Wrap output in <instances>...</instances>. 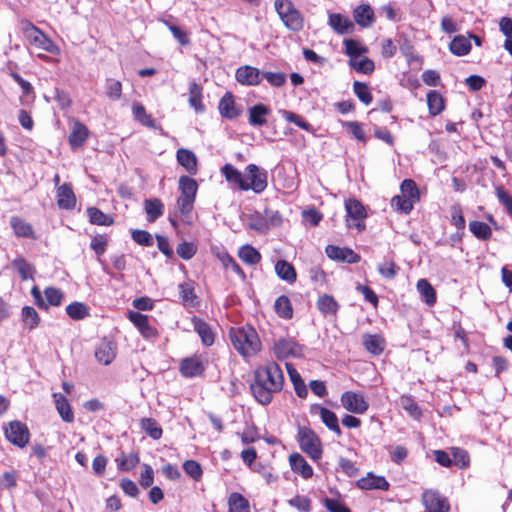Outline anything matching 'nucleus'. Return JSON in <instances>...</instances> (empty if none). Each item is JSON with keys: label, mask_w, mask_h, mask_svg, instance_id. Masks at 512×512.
Instances as JSON below:
<instances>
[{"label": "nucleus", "mask_w": 512, "mask_h": 512, "mask_svg": "<svg viewBox=\"0 0 512 512\" xmlns=\"http://www.w3.org/2000/svg\"><path fill=\"white\" fill-rule=\"evenodd\" d=\"M495 193L499 202L504 205L508 215L512 217V195L501 185L495 188Z\"/></svg>", "instance_id": "64"}, {"label": "nucleus", "mask_w": 512, "mask_h": 512, "mask_svg": "<svg viewBox=\"0 0 512 512\" xmlns=\"http://www.w3.org/2000/svg\"><path fill=\"white\" fill-rule=\"evenodd\" d=\"M86 214L89 218V222L93 225L98 226H111L114 224V217L110 214L104 213L97 207H88L86 209Z\"/></svg>", "instance_id": "33"}, {"label": "nucleus", "mask_w": 512, "mask_h": 512, "mask_svg": "<svg viewBox=\"0 0 512 512\" xmlns=\"http://www.w3.org/2000/svg\"><path fill=\"white\" fill-rule=\"evenodd\" d=\"M140 427L148 436L154 440H159L162 437L163 430L154 418H142L140 420Z\"/></svg>", "instance_id": "48"}, {"label": "nucleus", "mask_w": 512, "mask_h": 512, "mask_svg": "<svg viewBox=\"0 0 512 512\" xmlns=\"http://www.w3.org/2000/svg\"><path fill=\"white\" fill-rule=\"evenodd\" d=\"M162 22L167 26L173 37L178 41L180 45L188 46L190 44V34L187 31L183 30L181 27L175 24L170 23L167 20H163Z\"/></svg>", "instance_id": "55"}, {"label": "nucleus", "mask_w": 512, "mask_h": 512, "mask_svg": "<svg viewBox=\"0 0 512 512\" xmlns=\"http://www.w3.org/2000/svg\"><path fill=\"white\" fill-rule=\"evenodd\" d=\"M183 470L194 481H200L203 475V470L199 462L196 460H186L183 463Z\"/></svg>", "instance_id": "60"}, {"label": "nucleus", "mask_w": 512, "mask_h": 512, "mask_svg": "<svg viewBox=\"0 0 512 512\" xmlns=\"http://www.w3.org/2000/svg\"><path fill=\"white\" fill-rule=\"evenodd\" d=\"M349 64L352 68H354L357 72L363 73L366 75H370L375 70V64L373 60L368 57H364L362 59H350Z\"/></svg>", "instance_id": "54"}, {"label": "nucleus", "mask_w": 512, "mask_h": 512, "mask_svg": "<svg viewBox=\"0 0 512 512\" xmlns=\"http://www.w3.org/2000/svg\"><path fill=\"white\" fill-rule=\"evenodd\" d=\"M271 114V109L260 103L249 108L248 121L251 126L261 127L267 124V117Z\"/></svg>", "instance_id": "29"}, {"label": "nucleus", "mask_w": 512, "mask_h": 512, "mask_svg": "<svg viewBox=\"0 0 512 512\" xmlns=\"http://www.w3.org/2000/svg\"><path fill=\"white\" fill-rule=\"evenodd\" d=\"M117 355V344L110 339L103 338L95 349L96 360L103 365L111 364Z\"/></svg>", "instance_id": "16"}, {"label": "nucleus", "mask_w": 512, "mask_h": 512, "mask_svg": "<svg viewBox=\"0 0 512 512\" xmlns=\"http://www.w3.org/2000/svg\"><path fill=\"white\" fill-rule=\"evenodd\" d=\"M225 180L241 191L252 190L256 194L262 193L268 185V173L256 164H249L244 174L230 163L220 169Z\"/></svg>", "instance_id": "2"}, {"label": "nucleus", "mask_w": 512, "mask_h": 512, "mask_svg": "<svg viewBox=\"0 0 512 512\" xmlns=\"http://www.w3.org/2000/svg\"><path fill=\"white\" fill-rule=\"evenodd\" d=\"M274 9L287 29L293 32L303 30L304 16L295 7L292 0H274Z\"/></svg>", "instance_id": "5"}, {"label": "nucleus", "mask_w": 512, "mask_h": 512, "mask_svg": "<svg viewBox=\"0 0 512 512\" xmlns=\"http://www.w3.org/2000/svg\"><path fill=\"white\" fill-rule=\"evenodd\" d=\"M109 242L110 236L108 234H96L91 239L90 248L94 251L96 256L100 258L106 252Z\"/></svg>", "instance_id": "52"}, {"label": "nucleus", "mask_w": 512, "mask_h": 512, "mask_svg": "<svg viewBox=\"0 0 512 512\" xmlns=\"http://www.w3.org/2000/svg\"><path fill=\"white\" fill-rule=\"evenodd\" d=\"M330 27L340 35L350 34L354 31L355 25L352 20L341 13H330L328 17Z\"/></svg>", "instance_id": "19"}, {"label": "nucleus", "mask_w": 512, "mask_h": 512, "mask_svg": "<svg viewBox=\"0 0 512 512\" xmlns=\"http://www.w3.org/2000/svg\"><path fill=\"white\" fill-rule=\"evenodd\" d=\"M202 87L196 82L189 85V104L194 108L196 113H203L205 106L202 102Z\"/></svg>", "instance_id": "44"}, {"label": "nucleus", "mask_w": 512, "mask_h": 512, "mask_svg": "<svg viewBox=\"0 0 512 512\" xmlns=\"http://www.w3.org/2000/svg\"><path fill=\"white\" fill-rule=\"evenodd\" d=\"M363 345L369 353L380 355L385 348V339L379 334H366L363 337Z\"/></svg>", "instance_id": "36"}, {"label": "nucleus", "mask_w": 512, "mask_h": 512, "mask_svg": "<svg viewBox=\"0 0 512 512\" xmlns=\"http://www.w3.org/2000/svg\"><path fill=\"white\" fill-rule=\"evenodd\" d=\"M56 198L60 209L71 210L76 206V196L70 183H63L57 188Z\"/></svg>", "instance_id": "21"}, {"label": "nucleus", "mask_w": 512, "mask_h": 512, "mask_svg": "<svg viewBox=\"0 0 512 512\" xmlns=\"http://www.w3.org/2000/svg\"><path fill=\"white\" fill-rule=\"evenodd\" d=\"M106 96L111 100H119L122 96V83L119 80L106 79Z\"/></svg>", "instance_id": "63"}, {"label": "nucleus", "mask_w": 512, "mask_h": 512, "mask_svg": "<svg viewBox=\"0 0 512 512\" xmlns=\"http://www.w3.org/2000/svg\"><path fill=\"white\" fill-rule=\"evenodd\" d=\"M218 110L223 118L233 120L239 117L242 113L241 108H238L235 102V97L232 92L227 91L220 99Z\"/></svg>", "instance_id": "17"}, {"label": "nucleus", "mask_w": 512, "mask_h": 512, "mask_svg": "<svg viewBox=\"0 0 512 512\" xmlns=\"http://www.w3.org/2000/svg\"><path fill=\"white\" fill-rule=\"evenodd\" d=\"M144 210L149 223L155 222L164 213V203L159 198L145 199Z\"/></svg>", "instance_id": "31"}, {"label": "nucleus", "mask_w": 512, "mask_h": 512, "mask_svg": "<svg viewBox=\"0 0 512 512\" xmlns=\"http://www.w3.org/2000/svg\"><path fill=\"white\" fill-rule=\"evenodd\" d=\"M4 434L11 444L19 448L26 447L31 437L28 426L19 420L10 421L4 427Z\"/></svg>", "instance_id": "9"}, {"label": "nucleus", "mask_w": 512, "mask_h": 512, "mask_svg": "<svg viewBox=\"0 0 512 512\" xmlns=\"http://www.w3.org/2000/svg\"><path fill=\"white\" fill-rule=\"evenodd\" d=\"M288 374L290 376V380L293 384L295 393L299 398H306L308 395V390L305 382L303 381L301 375L298 371L293 368L291 365L287 364Z\"/></svg>", "instance_id": "47"}, {"label": "nucleus", "mask_w": 512, "mask_h": 512, "mask_svg": "<svg viewBox=\"0 0 512 512\" xmlns=\"http://www.w3.org/2000/svg\"><path fill=\"white\" fill-rule=\"evenodd\" d=\"M53 399L55 408L61 419L66 423H73L75 416L68 399L61 393H54Z\"/></svg>", "instance_id": "30"}, {"label": "nucleus", "mask_w": 512, "mask_h": 512, "mask_svg": "<svg viewBox=\"0 0 512 512\" xmlns=\"http://www.w3.org/2000/svg\"><path fill=\"white\" fill-rule=\"evenodd\" d=\"M316 307L323 317L336 318L340 309V304L334 296L330 294H321L316 300Z\"/></svg>", "instance_id": "18"}, {"label": "nucleus", "mask_w": 512, "mask_h": 512, "mask_svg": "<svg viewBox=\"0 0 512 512\" xmlns=\"http://www.w3.org/2000/svg\"><path fill=\"white\" fill-rule=\"evenodd\" d=\"M22 319L29 329L36 328L40 323V317L37 311L31 306H24L22 308Z\"/></svg>", "instance_id": "61"}, {"label": "nucleus", "mask_w": 512, "mask_h": 512, "mask_svg": "<svg viewBox=\"0 0 512 512\" xmlns=\"http://www.w3.org/2000/svg\"><path fill=\"white\" fill-rule=\"evenodd\" d=\"M284 383L285 378L280 366L275 361H269L254 370L250 390L258 403L268 405L274 395L283 389Z\"/></svg>", "instance_id": "1"}, {"label": "nucleus", "mask_w": 512, "mask_h": 512, "mask_svg": "<svg viewBox=\"0 0 512 512\" xmlns=\"http://www.w3.org/2000/svg\"><path fill=\"white\" fill-rule=\"evenodd\" d=\"M191 321L193 328L201 338L203 345L207 347L212 346L215 341V334L213 333L211 326L206 321L197 316H194Z\"/></svg>", "instance_id": "27"}, {"label": "nucleus", "mask_w": 512, "mask_h": 512, "mask_svg": "<svg viewBox=\"0 0 512 512\" xmlns=\"http://www.w3.org/2000/svg\"><path fill=\"white\" fill-rule=\"evenodd\" d=\"M427 105L431 116H437L445 109V100L438 91L427 93Z\"/></svg>", "instance_id": "43"}, {"label": "nucleus", "mask_w": 512, "mask_h": 512, "mask_svg": "<svg viewBox=\"0 0 512 512\" xmlns=\"http://www.w3.org/2000/svg\"><path fill=\"white\" fill-rule=\"evenodd\" d=\"M206 361L200 354H194L183 358L179 363V372L184 378H195L204 375Z\"/></svg>", "instance_id": "11"}, {"label": "nucleus", "mask_w": 512, "mask_h": 512, "mask_svg": "<svg viewBox=\"0 0 512 512\" xmlns=\"http://www.w3.org/2000/svg\"><path fill=\"white\" fill-rule=\"evenodd\" d=\"M216 257L220 261V263L222 264V267L225 270L231 269L242 280L246 279V274H245L244 270L240 267V265L234 260V258L227 251L217 252Z\"/></svg>", "instance_id": "39"}, {"label": "nucleus", "mask_w": 512, "mask_h": 512, "mask_svg": "<svg viewBox=\"0 0 512 512\" xmlns=\"http://www.w3.org/2000/svg\"><path fill=\"white\" fill-rule=\"evenodd\" d=\"M179 190L180 195L177 198V207L182 215H188L194 207L198 184L189 176H181L179 178Z\"/></svg>", "instance_id": "8"}, {"label": "nucleus", "mask_w": 512, "mask_h": 512, "mask_svg": "<svg viewBox=\"0 0 512 512\" xmlns=\"http://www.w3.org/2000/svg\"><path fill=\"white\" fill-rule=\"evenodd\" d=\"M289 464L294 473L301 475L304 479H310L313 476V468L306 459L298 452L289 455Z\"/></svg>", "instance_id": "25"}, {"label": "nucleus", "mask_w": 512, "mask_h": 512, "mask_svg": "<svg viewBox=\"0 0 512 512\" xmlns=\"http://www.w3.org/2000/svg\"><path fill=\"white\" fill-rule=\"evenodd\" d=\"M275 273L280 279L286 281L288 284H293L297 280L296 269L286 260H278L275 263Z\"/></svg>", "instance_id": "32"}, {"label": "nucleus", "mask_w": 512, "mask_h": 512, "mask_svg": "<svg viewBox=\"0 0 512 512\" xmlns=\"http://www.w3.org/2000/svg\"><path fill=\"white\" fill-rule=\"evenodd\" d=\"M414 204L415 203L402 195H395L391 199L392 208H394L395 211L404 214H409L413 210Z\"/></svg>", "instance_id": "59"}, {"label": "nucleus", "mask_w": 512, "mask_h": 512, "mask_svg": "<svg viewBox=\"0 0 512 512\" xmlns=\"http://www.w3.org/2000/svg\"><path fill=\"white\" fill-rule=\"evenodd\" d=\"M10 226L14 234L19 238H28L32 240H36L38 238L32 224L20 216H12L10 218Z\"/></svg>", "instance_id": "23"}, {"label": "nucleus", "mask_w": 512, "mask_h": 512, "mask_svg": "<svg viewBox=\"0 0 512 512\" xmlns=\"http://www.w3.org/2000/svg\"><path fill=\"white\" fill-rule=\"evenodd\" d=\"M325 253L331 260L348 264H356L361 260V256L349 247L327 245Z\"/></svg>", "instance_id": "13"}, {"label": "nucleus", "mask_w": 512, "mask_h": 512, "mask_svg": "<svg viewBox=\"0 0 512 512\" xmlns=\"http://www.w3.org/2000/svg\"><path fill=\"white\" fill-rule=\"evenodd\" d=\"M12 267L19 273L22 281L33 279L35 267L30 264L24 257L17 256L12 262Z\"/></svg>", "instance_id": "37"}, {"label": "nucleus", "mask_w": 512, "mask_h": 512, "mask_svg": "<svg viewBox=\"0 0 512 512\" xmlns=\"http://www.w3.org/2000/svg\"><path fill=\"white\" fill-rule=\"evenodd\" d=\"M281 114H282V117L290 122V123H294L296 126H298L299 128L307 131V132H313L314 129L312 127V125L310 123H308L302 116H300L299 114H296L294 112H291V111H287V110H283L281 111Z\"/></svg>", "instance_id": "58"}, {"label": "nucleus", "mask_w": 512, "mask_h": 512, "mask_svg": "<svg viewBox=\"0 0 512 512\" xmlns=\"http://www.w3.org/2000/svg\"><path fill=\"white\" fill-rule=\"evenodd\" d=\"M115 462L119 471L129 472L138 466L140 457L138 452H131L129 454L122 452L116 457Z\"/></svg>", "instance_id": "34"}, {"label": "nucleus", "mask_w": 512, "mask_h": 512, "mask_svg": "<svg viewBox=\"0 0 512 512\" xmlns=\"http://www.w3.org/2000/svg\"><path fill=\"white\" fill-rule=\"evenodd\" d=\"M312 412H318L322 422L325 424V426L334 432L338 437L342 435L341 428L339 426L338 417L337 415L330 409L317 405L312 407Z\"/></svg>", "instance_id": "24"}, {"label": "nucleus", "mask_w": 512, "mask_h": 512, "mask_svg": "<svg viewBox=\"0 0 512 512\" xmlns=\"http://www.w3.org/2000/svg\"><path fill=\"white\" fill-rule=\"evenodd\" d=\"M20 29L29 44L53 55H59L60 47L30 20L20 21Z\"/></svg>", "instance_id": "4"}, {"label": "nucleus", "mask_w": 512, "mask_h": 512, "mask_svg": "<svg viewBox=\"0 0 512 512\" xmlns=\"http://www.w3.org/2000/svg\"><path fill=\"white\" fill-rule=\"evenodd\" d=\"M340 401L345 410L354 414H364L369 408L364 396L353 391L342 393Z\"/></svg>", "instance_id": "12"}, {"label": "nucleus", "mask_w": 512, "mask_h": 512, "mask_svg": "<svg viewBox=\"0 0 512 512\" xmlns=\"http://www.w3.org/2000/svg\"><path fill=\"white\" fill-rule=\"evenodd\" d=\"M357 487L362 490L379 489L388 491L390 488L389 482L383 476H376L373 473H368L366 477H362L357 481Z\"/></svg>", "instance_id": "26"}, {"label": "nucleus", "mask_w": 512, "mask_h": 512, "mask_svg": "<svg viewBox=\"0 0 512 512\" xmlns=\"http://www.w3.org/2000/svg\"><path fill=\"white\" fill-rule=\"evenodd\" d=\"M238 257L248 265L258 264L262 258L260 252L249 244H245L239 248Z\"/></svg>", "instance_id": "46"}, {"label": "nucleus", "mask_w": 512, "mask_h": 512, "mask_svg": "<svg viewBox=\"0 0 512 512\" xmlns=\"http://www.w3.org/2000/svg\"><path fill=\"white\" fill-rule=\"evenodd\" d=\"M237 82L244 86H257L262 81V72L253 66L243 65L235 72Z\"/></svg>", "instance_id": "15"}, {"label": "nucleus", "mask_w": 512, "mask_h": 512, "mask_svg": "<svg viewBox=\"0 0 512 512\" xmlns=\"http://www.w3.org/2000/svg\"><path fill=\"white\" fill-rule=\"evenodd\" d=\"M401 195L416 203L420 200V191L416 182L412 179H405L400 185Z\"/></svg>", "instance_id": "51"}, {"label": "nucleus", "mask_w": 512, "mask_h": 512, "mask_svg": "<svg viewBox=\"0 0 512 512\" xmlns=\"http://www.w3.org/2000/svg\"><path fill=\"white\" fill-rule=\"evenodd\" d=\"M128 319L138 329L142 337L145 339H156L159 336V332L156 327L150 325L149 317L140 312L130 311L128 313Z\"/></svg>", "instance_id": "14"}, {"label": "nucleus", "mask_w": 512, "mask_h": 512, "mask_svg": "<svg viewBox=\"0 0 512 512\" xmlns=\"http://www.w3.org/2000/svg\"><path fill=\"white\" fill-rule=\"evenodd\" d=\"M134 119L141 125L148 128H156L155 119L151 114L147 113L145 107L140 102H134L132 106Z\"/></svg>", "instance_id": "41"}, {"label": "nucleus", "mask_w": 512, "mask_h": 512, "mask_svg": "<svg viewBox=\"0 0 512 512\" xmlns=\"http://www.w3.org/2000/svg\"><path fill=\"white\" fill-rule=\"evenodd\" d=\"M417 290L424 298V301L429 306H432L436 303L437 296L434 287L427 279H420L417 282Z\"/></svg>", "instance_id": "49"}, {"label": "nucleus", "mask_w": 512, "mask_h": 512, "mask_svg": "<svg viewBox=\"0 0 512 512\" xmlns=\"http://www.w3.org/2000/svg\"><path fill=\"white\" fill-rule=\"evenodd\" d=\"M345 53L350 57V59L358 58L360 55L367 53L368 48L362 46L355 39H345L344 40Z\"/></svg>", "instance_id": "57"}, {"label": "nucleus", "mask_w": 512, "mask_h": 512, "mask_svg": "<svg viewBox=\"0 0 512 512\" xmlns=\"http://www.w3.org/2000/svg\"><path fill=\"white\" fill-rule=\"evenodd\" d=\"M90 131L85 124L74 120L71 132L68 136V143L72 149L82 147L89 138Z\"/></svg>", "instance_id": "20"}, {"label": "nucleus", "mask_w": 512, "mask_h": 512, "mask_svg": "<svg viewBox=\"0 0 512 512\" xmlns=\"http://www.w3.org/2000/svg\"><path fill=\"white\" fill-rule=\"evenodd\" d=\"M353 18L361 28H369L375 22V13L369 4H360L353 9Z\"/></svg>", "instance_id": "22"}, {"label": "nucleus", "mask_w": 512, "mask_h": 512, "mask_svg": "<svg viewBox=\"0 0 512 512\" xmlns=\"http://www.w3.org/2000/svg\"><path fill=\"white\" fill-rule=\"evenodd\" d=\"M228 512H250L248 500L238 492L231 493L228 497Z\"/></svg>", "instance_id": "45"}, {"label": "nucleus", "mask_w": 512, "mask_h": 512, "mask_svg": "<svg viewBox=\"0 0 512 512\" xmlns=\"http://www.w3.org/2000/svg\"><path fill=\"white\" fill-rule=\"evenodd\" d=\"M179 294L184 306L195 307L198 305V297L195 293L194 283L191 281L179 284Z\"/></svg>", "instance_id": "35"}, {"label": "nucleus", "mask_w": 512, "mask_h": 512, "mask_svg": "<svg viewBox=\"0 0 512 512\" xmlns=\"http://www.w3.org/2000/svg\"><path fill=\"white\" fill-rule=\"evenodd\" d=\"M44 295L46 298L45 302L48 304V307L61 305L64 298L63 292L55 287H46L44 289Z\"/></svg>", "instance_id": "62"}, {"label": "nucleus", "mask_w": 512, "mask_h": 512, "mask_svg": "<svg viewBox=\"0 0 512 512\" xmlns=\"http://www.w3.org/2000/svg\"><path fill=\"white\" fill-rule=\"evenodd\" d=\"M274 356L278 360L301 357L303 354L302 346L293 337H280L272 347Z\"/></svg>", "instance_id": "10"}, {"label": "nucleus", "mask_w": 512, "mask_h": 512, "mask_svg": "<svg viewBox=\"0 0 512 512\" xmlns=\"http://www.w3.org/2000/svg\"><path fill=\"white\" fill-rule=\"evenodd\" d=\"M177 162L190 174L198 171V161L194 152L186 148H179L176 152Z\"/></svg>", "instance_id": "28"}, {"label": "nucleus", "mask_w": 512, "mask_h": 512, "mask_svg": "<svg viewBox=\"0 0 512 512\" xmlns=\"http://www.w3.org/2000/svg\"><path fill=\"white\" fill-rule=\"evenodd\" d=\"M353 92L363 104L369 105L372 103L373 96L369 86L366 83L355 81L353 83Z\"/></svg>", "instance_id": "56"}, {"label": "nucleus", "mask_w": 512, "mask_h": 512, "mask_svg": "<svg viewBox=\"0 0 512 512\" xmlns=\"http://www.w3.org/2000/svg\"><path fill=\"white\" fill-rule=\"evenodd\" d=\"M228 336L234 350L243 358L256 356L262 350V342L251 325L231 327Z\"/></svg>", "instance_id": "3"}, {"label": "nucleus", "mask_w": 512, "mask_h": 512, "mask_svg": "<svg viewBox=\"0 0 512 512\" xmlns=\"http://www.w3.org/2000/svg\"><path fill=\"white\" fill-rule=\"evenodd\" d=\"M400 405L414 419H419L422 416L420 407L411 395H402Z\"/></svg>", "instance_id": "53"}, {"label": "nucleus", "mask_w": 512, "mask_h": 512, "mask_svg": "<svg viewBox=\"0 0 512 512\" xmlns=\"http://www.w3.org/2000/svg\"><path fill=\"white\" fill-rule=\"evenodd\" d=\"M275 313L282 319L290 320L293 318L294 310L288 296L281 295L276 298L274 303Z\"/></svg>", "instance_id": "38"}, {"label": "nucleus", "mask_w": 512, "mask_h": 512, "mask_svg": "<svg viewBox=\"0 0 512 512\" xmlns=\"http://www.w3.org/2000/svg\"><path fill=\"white\" fill-rule=\"evenodd\" d=\"M344 208L346 227L355 229L358 233L365 231L368 212L363 203L355 197H349L344 200Z\"/></svg>", "instance_id": "6"}, {"label": "nucleus", "mask_w": 512, "mask_h": 512, "mask_svg": "<svg viewBox=\"0 0 512 512\" xmlns=\"http://www.w3.org/2000/svg\"><path fill=\"white\" fill-rule=\"evenodd\" d=\"M67 315L75 321L83 320L89 316V307L83 302H72L66 307Z\"/></svg>", "instance_id": "50"}, {"label": "nucleus", "mask_w": 512, "mask_h": 512, "mask_svg": "<svg viewBox=\"0 0 512 512\" xmlns=\"http://www.w3.org/2000/svg\"><path fill=\"white\" fill-rule=\"evenodd\" d=\"M469 230L478 240L489 241L492 238V229L485 222L473 220L469 223Z\"/></svg>", "instance_id": "42"}, {"label": "nucleus", "mask_w": 512, "mask_h": 512, "mask_svg": "<svg viewBox=\"0 0 512 512\" xmlns=\"http://www.w3.org/2000/svg\"><path fill=\"white\" fill-rule=\"evenodd\" d=\"M470 39L464 35H457L449 44V49L456 56H465L471 51Z\"/></svg>", "instance_id": "40"}, {"label": "nucleus", "mask_w": 512, "mask_h": 512, "mask_svg": "<svg viewBox=\"0 0 512 512\" xmlns=\"http://www.w3.org/2000/svg\"><path fill=\"white\" fill-rule=\"evenodd\" d=\"M297 440L301 450L314 461L321 459L323 454L322 442L319 436L307 426H300L297 431Z\"/></svg>", "instance_id": "7"}]
</instances>
